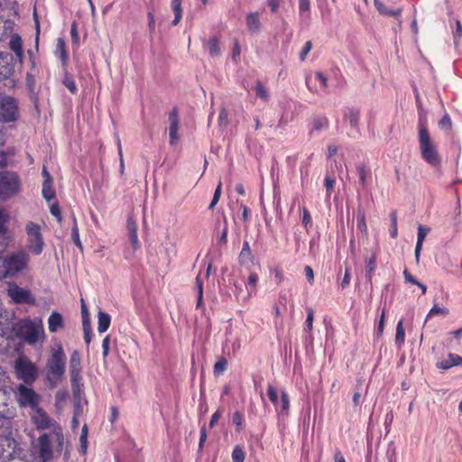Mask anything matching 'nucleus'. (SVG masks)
<instances>
[{"instance_id":"obj_32","label":"nucleus","mask_w":462,"mask_h":462,"mask_svg":"<svg viewBox=\"0 0 462 462\" xmlns=\"http://www.w3.org/2000/svg\"><path fill=\"white\" fill-rule=\"evenodd\" d=\"M72 222L73 225L71 227V240L79 249L83 250V245L79 238V231L78 227L77 219L74 215L72 216Z\"/></svg>"},{"instance_id":"obj_25","label":"nucleus","mask_w":462,"mask_h":462,"mask_svg":"<svg viewBox=\"0 0 462 462\" xmlns=\"http://www.w3.org/2000/svg\"><path fill=\"white\" fill-rule=\"evenodd\" d=\"M290 409V398L285 390L281 391V400L277 406H275V410L279 415H287Z\"/></svg>"},{"instance_id":"obj_19","label":"nucleus","mask_w":462,"mask_h":462,"mask_svg":"<svg viewBox=\"0 0 462 462\" xmlns=\"http://www.w3.org/2000/svg\"><path fill=\"white\" fill-rule=\"evenodd\" d=\"M35 415L32 417V420L36 425L37 429L46 430L51 428V420L50 417L39 407L35 410Z\"/></svg>"},{"instance_id":"obj_55","label":"nucleus","mask_w":462,"mask_h":462,"mask_svg":"<svg viewBox=\"0 0 462 462\" xmlns=\"http://www.w3.org/2000/svg\"><path fill=\"white\" fill-rule=\"evenodd\" d=\"M110 349V336L107 335L104 337L102 341V356L104 359H106L109 354Z\"/></svg>"},{"instance_id":"obj_37","label":"nucleus","mask_w":462,"mask_h":462,"mask_svg":"<svg viewBox=\"0 0 462 462\" xmlns=\"http://www.w3.org/2000/svg\"><path fill=\"white\" fill-rule=\"evenodd\" d=\"M56 55L59 57L63 64L66 63L68 56L66 51L65 42L62 38H59L56 46Z\"/></svg>"},{"instance_id":"obj_21","label":"nucleus","mask_w":462,"mask_h":462,"mask_svg":"<svg viewBox=\"0 0 462 462\" xmlns=\"http://www.w3.org/2000/svg\"><path fill=\"white\" fill-rule=\"evenodd\" d=\"M28 54L30 55V62H31V68L26 73V85L30 91H33L36 84V74H37V68L35 64V60L32 58V51H28Z\"/></svg>"},{"instance_id":"obj_59","label":"nucleus","mask_w":462,"mask_h":462,"mask_svg":"<svg viewBox=\"0 0 462 462\" xmlns=\"http://www.w3.org/2000/svg\"><path fill=\"white\" fill-rule=\"evenodd\" d=\"M350 280H351V270H350V267H346L345 268V273H344V277L341 281V287L342 289H345L346 288L349 283H350Z\"/></svg>"},{"instance_id":"obj_2","label":"nucleus","mask_w":462,"mask_h":462,"mask_svg":"<svg viewBox=\"0 0 462 462\" xmlns=\"http://www.w3.org/2000/svg\"><path fill=\"white\" fill-rule=\"evenodd\" d=\"M66 355L60 344L56 345L51 351L47 360V380L51 387L56 386L62 379L66 369Z\"/></svg>"},{"instance_id":"obj_6","label":"nucleus","mask_w":462,"mask_h":462,"mask_svg":"<svg viewBox=\"0 0 462 462\" xmlns=\"http://www.w3.org/2000/svg\"><path fill=\"white\" fill-rule=\"evenodd\" d=\"M20 453L21 448L13 436V428L6 431L0 430V459L11 460Z\"/></svg>"},{"instance_id":"obj_24","label":"nucleus","mask_w":462,"mask_h":462,"mask_svg":"<svg viewBox=\"0 0 462 462\" xmlns=\"http://www.w3.org/2000/svg\"><path fill=\"white\" fill-rule=\"evenodd\" d=\"M63 318L59 312H52L48 319V328L50 332H57L63 327Z\"/></svg>"},{"instance_id":"obj_20","label":"nucleus","mask_w":462,"mask_h":462,"mask_svg":"<svg viewBox=\"0 0 462 462\" xmlns=\"http://www.w3.org/2000/svg\"><path fill=\"white\" fill-rule=\"evenodd\" d=\"M374 7L378 11V13L384 16L395 17L398 18L401 16L402 13V8L399 7L397 9L388 8L382 0H374Z\"/></svg>"},{"instance_id":"obj_18","label":"nucleus","mask_w":462,"mask_h":462,"mask_svg":"<svg viewBox=\"0 0 462 462\" xmlns=\"http://www.w3.org/2000/svg\"><path fill=\"white\" fill-rule=\"evenodd\" d=\"M10 49L14 52L15 59L18 60L19 64H22L23 58V41L19 34L14 33L11 36L9 42Z\"/></svg>"},{"instance_id":"obj_14","label":"nucleus","mask_w":462,"mask_h":462,"mask_svg":"<svg viewBox=\"0 0 462 462\" xmlns=\"http://www.w3.org/2000/svg\"><path fill=\"white\" fill-rule=\"evenodd\" d=\"M38 457L42 462H49L53 457L51 435L42 434L38 439Z\"/></svg>"},{"instance_id":"obj_56","label":"nucleus","mask_w":462,"mask_h":462,"mask_svg":"<svg viewBox=\"0 0 462 462\" xmlns=\"http://www.w3.org/2000/svg\"><path fill=\"white\" fill-rule=\"evenodd\" d=\"M310 9V0H299V12L302 16L304 14L309 13Z\"/></svg>"},{"instance_id":"obj_51","label":"nucleus","mask_w":462,"mask_h":462,"mask_svg":"<svg viewBox=\"0 0 462 462\" xmlns=\"http://www.w3.org/2000/svg\"><path fill=\"white\" fill-rule=\"evenodd\" d=\"M227 367V360L225 357L220 358L214 365V374H219L226 370Z\"/></svg>"},{"instance_id":"obj_1","label":"nucleus","mask_w":462,"mask_h":462,"mask_svg":"<svg viewBox=\"0 0 462 462\" xmlns=\"http://www.w3.org/2000/svg\"><path fill=\"white\" fill-rule=\"evenodd\" d=\"M418 128V139L421 158L432 167L439 166L441 163V158L437 151L436 145L430 136L427 129V116H425L422 112L420 113Z\"/></svg>"},{"instance_id":"obj_31","label":"nucleus","mask_w":462,"mask_h":462,"mask_svg":"<svg viewBox=\"0 0 462 462\" xmlns=\"http://www.w3.org/2000/svg\"><path fill=\"white\" fill-rule=\"evenodd\" d=\"M328 127V119L326 116H316L312 120L310 133L319 132Z\"/></svg>"},{"instance_id":"obj_10","label":"nucleus","mask_w":462,"mask_h":462,"mask_svg":"<svg viewBox=\"0 0 462 462\" xmlns=\"http://www.w3.org/2000/svg\"><path fill=\"white\" fill-rule=\"evenodd\" d=\"M18 119V105L14 97L0 92V121L12 123Z\"/></svg>"},{"instance_id":"obj_40","label":"nucleus","mask_w":462,"mask_h":462,"mask_svg":"<svg viewBox=\"0 0 462 462\" xmlns=\"http://www.w3.org/2000/svg\"><path fill=\"white\" fill-rule=\"evenodd\" d=\"M83 387L84 384L82 382H77V383H71V391L73 398L76 401H78L77 403H79L81 396L83 394Z\"/></svg>"},{"instance_id":"obj_61","label":"nucleus","mask_w":462,"mask_h":462,"mask_svg":"<svg viewBox=\"0 0 462 462\" xmlns=\"http://www.w3.org/2000/svg\"><path fill=\"white\" fill-rule=\"evenodd\" d=\"M8 217L5 214L4 210L0 208V233L6 234L5 223L7 222Z\"/></svg>"},{"instance_id":"obj_53","label":"nucleus","mask_w":462,"mask_h":462,"mask_svg":"<svg viewBox=\"0 0 462 462\" xmlns=\"http://www.w3.org/2000/svg\"><path fill=\"white\" fill-rule=\"evenodd\" d=\"M384 320H385V309H383L382 314L380 317V320H379L377 328L375 329V333H376L377 337H381L383 333Z\"/></svg>"},{"instance_id":"obj_7","label":"nucleus","mask_w":462,"mask_h":462,"mask_svg":"<svg viewBox=\"0 0 462 462\" xmlns=\"http://www.w3.org/2000/svg\"><path fill=\"white\" fill-rule=\"evenodd\" d=\"M17 60L8 51H0V82L8 81L5 86L14 88L16 80L14 79Z\"/></svg>"},{"instance_id":"obj_17","label":"nucleus","mask_w":462,"mask_h":462,"mask_svg":"<svg viewBox=\"0 0 462 462\" xmlns=\"http://www.w3.org/2000/svg\"><path fill=\"white\" fill-rule=\"evenodd\" d=\"M246 27L251 34H257L261 31L260 14L258 12L248 13L245 16Z\"/></svg>"},{"instance_id":"obj_44","label":"nucleus","mask_w":462,"mask_h":462,"mask_svg":"<svg viewBox=\"0 0 462 462\" xmlns=\"http://www.w3.org/2000/svg\"><path fill=\"white\" fill-rule=\"evenodd\" d=\"M81 318L82 327L91 326L89 313L83 299L81 300Z\"/></svg>"},{"instance_id":"obj_49","label":"nucleus","mask_w":462,"mask_h":462,"mask_svg":"<svg viewBox=\"0 0 462 462\" xmlns=\"http://www.w3.org/2000/svg\"><path fill=\"white\" fill-rule=\"evenodd\" d=\"M448 315V310L447 308H441V307H439L437 305H434L429 311L427 317H426V321L430 318V317H433L435 315Z\"/></svg>"},{"instance_id":"obj_30","label":"nucleus","mask_w":462,"mask_h":462,"mask_svg":"<svg viewBox=\"0 0 462 462\" xmlns=\"http://www.w3.org/2000/svg\"><path fill=\"white\" fill-rule=\"evenodd\" d=\"M357 172L359 176V184L365 188L368 184V180L371 179V171L365 165L360 164L357 166Z\"/></svg>"},{"instance_id":"obj_41","label":"nucleus","mask_w":462,"mask_h":462,"mask_svg":"<svg viewBox=\"0 0 462 462\" xmlns=\"http://www.w3.org/2000/svg\"><path fill=\"white\" fill-rule=\"evenodd\" d=\"M81 370L80 356L78 351H74L69 358V371Z\"/></svg>"},{"instance_id":"obj_58","label":"nucleus","mask_w":462,"mask_h":462,"mask_svg":"<svg viewBox=\"0 0 462 462\" xmlns=\"http://www.w3.org/2000/svg\"><path fill=\"white\" fill-rule=\"evenodd\" d=\"M50 211H51V214L57 218L58 222L60 223L62 220V217H61L60 206L57 202H55L54 204H52L51 206Z\"/></svg>"},{"instance_id":"obj_63","label":"nucleus","mask_w":462,"mask_h":462,"mask_svg":"<svg viewBox=\"0 0 462 462\" xmlns=\"http://www.w3.org/2000/svg\"><path fill=\"white\" fill-rule=\"evenodd\" d=\"M429 232H430V228L425 227V226L420 225L419 227H418L417 240L424 241L425 237H426V236L428 235Z\"/></svg>"},{"instance_id":"obj_34","label":"nucleus","mask_w":462,"mask_h":462,"mask_svg":"<svg viewBox=\"0 0 462 462\" xmlns=\"http://www.w3.org/2000/svg\"><path fill=\"white\" fill-rule=\"evenodd\" d=\"M171 8L174 13L172 25H177L182 17V8L180 0H171Z\"/></svg>"},{"instance_id":"obj_39","label":"nucleus","mask_w":462,"mask_h":462,"mask_svg":"<svg viewBox=\"0 0 462 462\" xmlns=\"http://www.w3.org/2000/svg\"><path fill=\"white\" fill-rule=\"evenodd\" d=\"M52 434L57 442V452H61L64 446V436L61 428L60 426L54 427Z\"/></svg>"},{"instance_id":"obj_27","label":"nucleus","mask_w":462,"mask_h":462,"mask_svg":"<svg viewBox=\"0 0 462 462\" xmlns=\"http://www.w3.org/2000/svg\"><path fill=\"white\" fill-rule=\"evenodd\" d=\"M220 227H221V223L217 222L216 224V230H217V239L218 244L226 245L227 243V233H228L227 219L226 217H223V228L221 230H219Z\"/></svg>"},{"instance_id":"obj_12","label":"nucleus","mask_w":462,"mask_h":462,"mask_svg":"<svg viewBox=\"0 0 462 462\" xmlns=\"http://www.w3.org/2000/svg\"><path fill=\"white\" fill-rule=\"evenodd\" d=\"M16 399L21 407H30L35 410L39 407L40 397L32 388L20 384L16 393Z\"/></svg>"},{"instance_id":"obj_54","label":"nucleus","mask_w":462,"mask_h":462,"mask_svg":"<svg viewBox=\"0 0 462 462\" xmlns=\"http://www.w3.org/2000/svg\"><path fill=\"white\" fill-rule=\"evenodd\" d=\"M334 185H335V179H333L330 176H326V178L324 180V186L326 188V191H327V196L328 197H330L331 192H332L333 188H334Z\"/></svg>"},{"instance_id":"obj_47","label":"nucleus","mask_w":462,"mask_h":462,"mask_svg":"<svg viewBox=\"0 0 462 462\" xmlns=\"http://www.w3.org/2000/svg\"><path fill=\"white\" fill-rule=\"evenodd\" d=\"M267 395H268L270 402L274 406H277V404L279 403L278 392L273 385L269 384L267 386Z\"/></svg>"},{"instance_id":"obj_33","label":"nucleus","mask_w":462,"mask_h":462,"mask_svg":"<svg viewBox=\"0 0 462 462\" xmlns=\"http://www.w3.org/2000/svg\"><path fill=\"white\" fill-rule=\"evenodd\" d=\"M257 282L258 275L255 273H251L247 279V282H245L248 297H251L252 295L255 294Z\"/></svg>"},{"instance_id":"obj_22","label":"nucleus","mask_w":462,"mask_h":462,"mask_svg":"<svg viewBox=\"0 0 462 462\" xmlns=\"http://www.w3.org/2000/svg\"><path fill=\"white\" fill-rule=\"evenodd\" d=\"M459 365H462V356L450 353L448 354V359L442 360L437 364V367L442 370H448Z\"/></svg>"},{"instance_id":"obj_3","label":"nucleus","mask_w":462,"mask_h":462,"mask_svg":"<svg viewBox=\"0 0 462 462\" xmlns=\"http://www.w3.org/2000/svg\"><path fill=\"white\" fill-rule=\"evenodd\" d=\"M30 261V255L24 250L14 252L4 258L5 273H0V276L13 278L27 269Z\"/></svg>"},{"instance_id":"obj_43","label":"nucleus","mask_w":462,"mask_h":462,"mask_svg":"<svg viewBox=\"0 0 462 462\" xmlns=\"http://www.w3.org/2000/svg\"><path fill=\"white\" fill-rule=\"evenodd\" d=\"M245 453L240 446H236L232 451V460L233 462H244L245 461Z\"/></svg>"},{"instance_id":"obj_52","label":"nucleus","mask_w":462,"mask_h":462,"mask_svg":"<svg viewBox=\"0 0 462 462\" xmlns=\"http://www.w3.org/2000/svg\"><path fill=\"white\" fill-rule=\"evenodd\" d=\"M196 285H197V288H198L197 307L199 308L201 303H202V299H203V282L201 281L199 276H198L196 278Z\"/></svg>"},{"instance_id":"obj_48","label":"nucleus","mask_w":462,"mask_h":462,"mask_svg":"<svg viewBox=\"0 0 462 462\" xmlns=\"http://www.w3.org/2000/svg\"><path fill=\"white\" fill-rule=\"evenodd\" d=\"M232 423L237 427V431H240L244 426V415L241 411H235L232 415Z\"/></svg>"},{"instance_id":"obj_9","label":"nucleus","mask_w":462,"mask_h":462,"mask_svg":"<svg viewBox=\"0 0 462 462\" xmlns=\"http://www.w3.org/2000/svg\"><path fill=\"white\" fill-rule=\"evenodd\" d=\"M27 235V248L34 255L42 253L44 247L43 236L39 224L29 221L25 226Z\"/></svg>"},{"instance_id":"obj_50","label":"nucleus","mask_w":462,"mask_h":462,"mask_svg":"<svg viewBox=\"0 0 462 462\" xmlns=\"http://www.w3.org/2000/svg\"><path fill=\"white\" fill-rule=\"evenodd\" d=\"M63 84L72 94L77 92V85L71 76L66 75L63 79Z\"/></svg>"},{"instance_id":"obj_15","label":"nucleus","mask_w":462,"mask_h":462,"mask_svg":"<svg viewBox=\"0 0 462 462\" xmlns=\"http://www.w3.org/2000/svg\"><path fill=\"white\" fill-rule=\"evenodd\" d=\"M344 118L349 121V125L352 129V133L348 134L349 136L353 138H356L360 135L359 130V120H360V111L357 108H348L345 114Z\"/></svg>"},{"instance_id":"obj_60","label":"nucleus","mask_w":462,"mask_h":462,"mask_svg":"<svg viewBox=\"0 0 462 462\" xmlns=\"http://www.w3.org/2000/svg\"><path fill=\"white\" fill-rule=\"evenodd\" d=\"M311 49H312V42L310 41H307L305 42L301 51L300 52V60L303 61L306 59L307 55L311 51Z\"/></svg>"},{"instance_id":"obj_46","label":"nucleus","mask_w":462,"mask_h":462,"mask_svg":"<svg viewBox=\"0 0 462 462\" xmlns=\"http://www.w3.org/2000/svg\"><path fill=\"white\" fill-rule=\"evenodd\" d=\"M314 311L311 308L307 309V318L304 323V330L310 332L313 328Z\"/></svg>"},{"instance_id":"obj_64","label":"nucleus","mask_w":462,"mask_h":462,"mask_svg":"<svg viewBox=\"0 0 462 462\" xmlns=\"http://www.w3.org/2000/svg\"><path fill=\"white\" fill-rule=\"evenodd\" d=\"M70 36H71L72 42L74 44H78L79 36V32H78L77 23L75 22L71 24V27H70Z\"/></svg>"},{"instance_id":"obj_5","label":"nucleus","mask_w":462,"mask_h":462,"mask_svg":"<svg viewBox=\"0 0 462 462\" xmlns=\"http://www.w3.org/2000/svg\"><path fill=\"white\" fill-rule=\"evenodd\" d=\"M15 331L17 337L23 338L29 345H35L41 335L43 334L42 327L30 319L18 322Z\"/></svg>"},{"instance_id":"obj_4","label":"nucleus","mask_w":462,"mask_h":462,"mask_svg":"<svg viewBox=\"0 0 462 462\" xmlns=\"http://www.w3.org/2000/svg\"><path fill=\"white\" fill-rule=\"evenodd\" d=\"M21 179L15 171H0V200H6L21 190Z\"/></svg>"},{"instance_id":"obj_42","label":"nucleus","mask_w":462,"mask_h":462,"mask_svg":"<svg viewBox=\"0 0 462 462\" xmlns=\"http://www.w3.org/2000/svg\"><path fill=\"white\" fill-rule=\"evenodd\" d=\"M255 94H256L257 97H259L261 99H263L264 101H267L268 98H269L268 91H267V89L264 88V86L262 84V82L260 80L256 81V84H255Z\"/></svg>"},{"instance_id":"obj_11","label":"nucleus","mask_w":462,"mask_h":462,"mask_svg":"<svg viewBox=\"0 0 462 462\" xmlns=\"http://www.w3.org/2000/svg\"><path fill=\"white\" fill-rule=\"evenodd\" d=\"M17 378L29 384L33 383L38 377L36 365L25 357H19L14 365Z\"/></svg>"},{"instance_id":"obj_29","label":"nucleus","mask_w":462,"mask_h":462,"mask_svg":"<svg viewBox=\"0 0 462 462\" xmlns=\"http://www.w3.org/2000/svg\"><path fill=\"white\" fill-rule=\"evenodd\" d=\"M376 268V257L375 255H372L369 259L366 260L365 263V280L366 282L372 285V279L374 273Z\"/></svg>"},{"instance_id":"obj_57","label":"nucleus","mask_w":462,"mask_h":462,"mask_svg":"<svg viewBox=\"0 0 462 462\" xmlns=\"http://www.w3.org/2000/svg\"><path fill=\"white\" fill-rule=\"evenodd\" d=\"M356 226H357L358 230H360L361 232H366L367 227H366L365 217L364 214H360V213L357 214Z\"/></svg>"},{"instance_id":"obj_45","label":"nucleus","mask_w":462,"mask_h":462,"mask_svg":"<svg viewBox=\"0 0 462 462\" xmlns=\"http://www.w3.org/2000/svg\"><path fill=\"white\" fill-rule=\"evenodd\" d=\"M390 218H391L390 236L392 238H396L397 235H398V229H397V214L395 211L391 212Z\"/></svg>"},{"instance_id":"obj_62","label":"nucleus","mask_w":462,"mask_h":462,"mask_svg":"<svg viewBox=\"0 0 462 462\" xmlns=\"http://www.w3.org/2000/svg\"><path fill=\"white\" fill-rule=\"evenodd\" d=\"M218 123L220 126H226L228 125V114L224 108L219 113Z\"/></svg>"},{"instance_id":"obj_28","label":"nucleus","mask_w":462,"mask_h":462,"mask_svg":"<svg viewBox=\"0 0 462 462\" xmlns=\"http://www.w3.org/2000/svg\"><path fill=\"white\" fill-rule=\"evenodd\" d=\"M42 195L48 202L56 199V191L53 189V181L42 182Z\"/></svg>"},{"instance_id":"obj_23","label":"nucleus","mask_w":462,"mask_h":462,"mask_svg":"<svg viewBox=\"0 0 462 462\" xmlns=\"http://www.w3.org/2000/svg\"><path fill=\"white\" fill-rule=\"evenodd\" d=\"M254 260L253 253L248 241H244L242 250L238 255V262L241 265L252 263Z\"/></svg>"},{"instance_id":"obj_26","label":"nucleus","mask_w":462,"mask_h":462,"mask_svg":"<svg viewBox=\"0 0 462 462\" xmlns=\"http://www.w3.org/2000/svg\"><path fill=\"white\" fill-rule=\"evenodd\" d=\"M111 317L108 313L104 311H98L97 314V331L99 333H105L110 326Z\"/></svg>"},{"instance_id":"obj_16","label":"nucleus","mask_w":462,"mask_h":462,"mask_svg":"<svg viewBox=\"0 0 462 462\" xmlns=\"http://www.w3.org/2000/svg\"><path fill=\"white\" fill-rule=\"evenodd\" d=\"M169 122H170V127H169L170 143L171 145H173L179 140L178 130H179L180 120H179V116H178V110L176 108H173L170 112Z\"/></svg>"},{"instance_id":"obj_35","label":"nucleus","mask_w":462,"mask_h":462,"mask_svg":"<svg viewBox=\"0 0 462 462\" xmlns=\"http://www.w3.org/2000/svg\"><path fill=\"white\" fill-rule=\"evenodd\" d=\"M15 154L14 147H7L6 150H0V167H6L9 164L8 157Z\"/></svg>"},{"instance_id":"obj_8","label":"nucleus","mask_w":462,"mask_h":462,"mask_svg":"<svg viewBox=\"0 0 462 462\" xmlns=\"http://www.w3.org/2000/svg\"><path fill=\"white\" fill-rule=\"evenodd\" d=\"M15 410L10 405L9 393L5 386L0 388V430H9L13 428Z\"/></svg>"},{"instance_id":"obj_13","label":"nucleus","mask_w":462,"mask_h":462,"mask_svg":"<svg viewBox=\"0 0 462 462\" xmlns=\"http://www.w3.org/2000/svg\"><path fill=\"white\" fill-rule=\"evenodd\" d=\"M7 294L14 303L17 304H29L35 303V298L32 296L29 290L19 287L17 284H10L7 289Z\"/></svg>"},{"instance_id":"obj_38","label":"nucleus","mask_w":462,"mask_h":462,"mask_svg":"<svg viewBox=\"0 0 462 462\" xmlns=\"http://www.w3.org/2000/svg\"><path fill=\"white\" fill-rule=\"evenodd\" d=\"M405 339V330L403 328V321L400 319L396 326V334H395V344L401 346L404 343Z\"/></svg>"},{"instance_id":"obj_36","label":"nucleus","mask_w":462,"mask_h":462,"mask_svg":"<svg viewBox=\"0 0 462 462\" xmlns=\"http://www.w3.org/2000/svg\"><path fill=\"white\" fill-rule=\"evenodd\" d=\"M208 52L211 57H216L220 54L219 42L217 37L210 38L207 42Z\"/></svg>"}]
</instances>
